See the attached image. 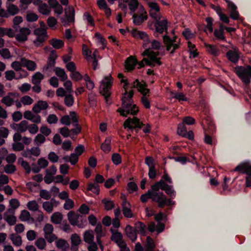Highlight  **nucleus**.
Masks as SVG:
<instances>
[{
  "mask_svg": "<svg viewBox=\"0 0 251 251\" xmlns=\"http://www.w3.org/2000/svg\"><path fill=\"white\" fill-rule=\"evenodd\" d=\"M119 78H121V83H124V88L125 90V93L123 94L122 100V107L119 108L117 112L119 113L120 115L126 117L128 115L133 116L136 115L139 111L138 107L134 103L133 96L134 92L133 90L129 91H127V87L129 85V83L127 79H124V75L123 74H119L118 75Z\"/></svg>",
  "mask_w": 251,
  "mask_h": 251,
  "instance_id": "f257e3e1",
  "label": "nucleus"
},
{
  "mask_svg": "<svg viewBox=\"0 0 251 251\" xmlns=\"http://www.w3.org/2000/svg\"><path fill=\"white\" fill-rule=\"evenodd\" d=\"M165 185V182L162 179H160L155 184L151 186V189L149 190L152 192V195H156L153 196V201L157 203V205L159 208H163L166 205L171 206L175 204V202L168 199L163 192H159L160 189L162 190V188Z\"/></svg>",
  "mask_w": 251,
  "mask_h": 251,
  "instance_id": "f03ea898",
  "label": "nucleus"
},
{
  "mask_svg": "<svg viewBox=\"0 0 251 251\" xmlns=\"http://www.w3.org/2000/svg\"><path fill=\"white\" fill-rule=\"evenodd\" d=\"M147 87L148 84L145 81L140 82L138 79H136L132 83V87L137 88L138 92L143 95L141 98L142 104L146 108L149 109L151 107L150 102L146 96L149 95L150 90Z\"/></svg>",
  "mask_w": 251,
  "mask_h": 251,
  "instance_id": "7ed1b4c3",
  "label": "nucleus"
},
{
  "mask_svg": "<svg viewBox=\"0 0 251 251\" xmlns=\"http://www.w3.org/2000/svg\"><path fill=\"white\" fill-rule=\"evenodd\" d=\"M150 16L154 20V27L155 28L153 35L157 37L158 34H163L164 32L168 33V21L167 19L161 20L160 14L151 13Z\"/></svg>",
  "mask_w": 251,
  "mask_h": 251,
  "instance_id": "20e7f679",
  "label": "nucleus"
},
{
  "mask_svg": "<svg viewBox=\"0 0 251 251\" xmlns=\"http://www.w3.org/2000/svg\"><path fill=\"white\" fill-rule=\"evenodd\" d=\"M235 72L246 87H249L251 82V66H237L235 68Z\"/></svg>",
  "mask_w": 251,
  "mask_h": 251,
  "instance_id": "39448f33",
  "label": "nucleus"
},
{
  "mask_svg": "<svg viewBox=\"0 0 251 251\" xmlns=\"http://www.w3.org/2000/svg\"><path fill=\"white\" fill-rule=\"evenodd\" d=\"M124 128L130 130L131 132H135L136 135L138 133L139 130L141 129L144 125L140 119L136 117L131 118H128L124 123Z\"/></svg>",
  "mask_w": 251,
  "mask_h": 251,
  "instance_id": "423d86ee",
  "label": "nucleus"
},
{
  "mask_svg": "<svg viewBox=\"0 0 251 251\" xmlns=\"http://www.w3.org/2000/svg\"><path fill=\"white\" fill-rule=\"evenodd\" d=\"M113 77L111 75L105 76L104 80H102V87H100V93L104 96L106 102L108 103V99L111 95L110 89L113 83Z\"/></svg>",
  "mask_w": 251,
  "mask_h": 251,
  "instance_id": "0eeeda50",
  "label": "nucleus"
},
{
  "mask_svg": "<svg viewBox=\"0 0 251 251\" xmlns=\"http://www.w3.org/2000/svg\"><path fill=\"white\" fill-rule=\"evenodd\" d=\"M234 171L251 176V165L248 162H242L235 167Z\"/></svg>",
  "mask_w": 251,
  "mask_h": 251,
  "instance_id": "6e6552de",
  "label": "nucleus"
},
{
  "mask_svg": "<svg viewBox=\"0 0 251 251\" xmlns=\"http://www.w3.org/2000/svg\"><path fill=\"white\" fill-rule=\"evenodd\" d=\"M30 33L31 30L28 28L22 27L20 29V33L15 35V38L19 42H25L27 40L28 36Z\"/></svg>",
  "mask_w": 251,
  "mask_h": 251,
  "instance_id": "1a4fd4ad",
  "label": "nucleus"
},
{
  "mask_svg": "<svg viewBox=\"0 0 251 251\" xmlns=\"http://www.w3.org/2000/svg\"><path fill=\"white\" fill-rule=\"evenodd\" d=\"M132 36L136 39H140L143 41H147L151 43L148 34L145 31L138 30L137 29H134L131 31Z\"/></svg>",
  "mask_w": 251,
  "mask_h": 251,
  "instance_id": "9d476101",
  "label": "nucleus"
},
{
  "mask_svg": "<svg viewBox=\"0 0 251 251\" xmlns=\"http://www.w3.org/2000/svg\"><path fill=\"white\" fill-rule=\"evenodd\" d=\"M138 60L132 56H130L125 62V68L128 72L132 71L137 65Z\"/></svg>",
  "mask_w": 251,
  "mask_h": 251,
  "instance_id": "9b49d317",
  "label": "nucleus"
},
{
  "mask_svg": "<svg viewBox=\"0 0 251 251\" xmlns=\"http://www.w3.org/2000/svg\"><path fill=\"white\" fill-rule=\"evenodd\" d=\"M126 236L132 241L134 242L137 239V230L130 225H127L125 228Z\"/></svg>",
  "mask_w": 251,
  "mask_h": 251,
  "instance_id": "f8f14e48",
  "label": "nucleus"
},
{
  "mask_svg": "<svg viewBox=\"0 0 251 251\" xmlns=\"http://www.w3.org/2000/svg\"><path fill=\"white\" fill-rule=\"evenodd\" d=\"M228 8L230 11V17L233 20H237L239 17V14L238 11L237 10V6L232 2L227 1Z\"/></svg>",
  "mask_w": 251,
  "mask_h": 251,
  "instance_id": "ddd939ff",
  "label": "nucleus"
},
{
  "mask_svg": "<svg viewBox=\"0 0 251 251\" xmlns=\"http://www.w3.org/2000/svg\"><path fill=\"white\" fill-rule=\"evenodd\" d=\"M123 208V213L125 217L130 218L133 217V213L130 208H128L127 206L130 205V203L125 199L122 201V203Z\"/></svg>",
  "mask_w": 251,
  "mask_h": 251,
  "instance_id": "4468645a",
  "label": "nucleus"
},
{
  "mask_svg": "<svg viewBox=\"0 0 251 251\" xmlns=\"http://www.w3.org/2000/svg\"><path fill=\"white\" fill-rule=\"evenodd\" d=\"M21 62L23 67H26L30 71H34L36 68V64L33 61L28 60L25 58L21 59Z\"/></svg>",
  "mask_w": 251,
  "mask_h": 251,
  "instance_id": "2eb2a0df",
  "label": "nucleus"
},
{
  "mask_svg": "<svg viewBox=\"0 0 251 251\" xmlns=\"http://www.w3.org/2000/svg\"><path fill=\"white\" fill-rule=\"evenodd\" d=\"M71 240L72 244L71 250L73 251H77V247L81 241L80 237L76 233H74L71 235Z\"/></svg>",
  "mask_w": 251,
  "mask_h": 251,
  "instance_id": "dca6fc26",
  "label": "nucleus"
},
{
  "mask_svg": "<svg viewBox=\"0 0 251 251\" xmlns=\"http://www.w3.org/2000/svg\"><path fill=\"white\" fill-rule=\"evenodd\" d=\"M6 9L8 18L10 16L16 15L20 12V9L18 8V7L13 3H7Z\"/></svg>",
  "mask_w": 251,
  "mask_h": 251,
  "instance_id": "f3484780",
  "label": "nucleus"
},
{
  "mask_svg": "<svg viewBox=\"0 0 251 251\" xmlns=\"http://www.w3.org/2000/svg\"><path fill=\"white\" fill-rule=\"evenodd\" d=\"M79 215L75 214L74 211H71L68 213V218L70 223L73 226H76L79 222Z\"/></svg>",
  "mask_w": 251,
  "mask_h": 251,
  "instance_id": "a211bd4d",
  "label": "nucleus"
},
{
  "mask_svg": "<svg viewBox=\"0 0 251 251\" xmlns=\"http://www.w3.org/2000/svg\"><path fill=\"white\" fill-rule=\"evenodd\" d=\"M162 190H164L167 195L169 196L171 201V199H174L176 197V192L173 188V186L169 185L165 182V185L162 188Z\"/></svg>",
  "mask_w": 251,
  "mask_h": 251,
  "instance_id": "6ab92c4d",
  "label": "nucleus"
},
{
  "mask_svg": "<svg viewBox=\"0 0 251 251\" xmlns=\"http://www.w3.org/2000/svg\"><path fill=\"white\" fill-rule=\"evenodd\" d=\"M133 22L137 25H141L145 21L148 19L147 15L144 16L143 15H138L137 14H134L132 16Z\"/></svg>",
  "mask_w": 251,
  "mask_h": 251,
  "instance_id": "aec40b11",
  "label": "nucleus"
},
{
  "mask_svg": "<svg viewBox=\"0 0 251 251\" xmlns=\"http://www.w3.org/2000/svg\"><path fill=\"white\" fill-rule=\"evenodd\" d=\"M226 57L227 59L232 63L236 64L238 63L239 56L238 53L234 51L229 50L226 52Z\"/></svg>",
  "mask_w": 251,
  "mask_h": 251,
  "instance_id": "412c9836",
  "label": "nucleus"
},
{
  "mask_svg": "<svg viewBox=\"0 0 251 251\" xmlns=\"http://www.w3.org/2000/svg\"><path fill=\"white\" fill-rule=\"evenodd\" d=\"M212 8H213L216 11L217 14L220 17V20L226 24H228L229 23V18L222 12L221 8L219 6L216 7L215 8H214L213 6Z\"/></svg>",
  "mask_w": 251,
  "mask_h": 251,
  "instance_id": "4be33fe9",
  "label": "nucleus"
},
{
  "mask_svg": "<svg viewBox=\"0 0 251 251\" xmlns=\"http://www.w3.org/2000/svg\"><path fill=\"white\" fill-rule=\"evenodd\" d=\"M94 234L93 231L88 230L85 231L83 234V240L87 243H91L94 241Z\"/></svg>",
  "mask_w": 251,
  "mask_h": 251,
  "instance_id": "5701e85b",
  "label": "nucleus"
},
{
  "mask_svg": "<svg viewBox=\"0 0 251 251\" xmlns=\"http://www.w3.org/2000/svg\"><path fill=\"white\" fill-rule=\"evenodd\" d=\"M66 18L69 23H73L75 22V9L73 7H69L68 10L65 12Z\"/></svg>",
  "mask_w": 251,
  "mask_h": 251,
  "instance_id": "b1692460",
  "label": "nucleus"
},
{
  "mask_svg": "<svg viewBox=\"0 0 251 251\" xmlns=\"http://www.w3.org/2000/svg\"><path fill=\"white\" fill-rule=\"evenodd\" d=\"M38 11L44 15H49L51 12V9L46 3L43 2L38 7Z\"/></svg>",
  "mask_w": 251,
  "mask_h": 251,
  "instance_id": "393cba45",
  "label": "nucleus"
},
{
  "mask_svg": "<svg viewBox=\"0 0 251 251\" xmlns=\"http://www.w3.org/2000/svg\"><path fill=\"white\" fill-rule=\"evenodd\" d=\"M54 72L55 74L60 77L61 81H65L68 78V76L64 69L59 67H56Z\"/></svg>",
  "mask_w": 251,
  "mask_h": 251,
  "instance_id": "a878e982",
  "label": "nucleus"
},
{
  "mask_svg": "<svg viewBox=\"0 0 251 251\" xmlns=\"http://www.w3.org/2000/svg\"><path fill=\"white\" fill-rule=\"evenodd\" d=\"M155 244L153 240L150 237L148 236L146 239V243L145 246V251H154Z\"/></svg>",
  "mask_w": 251,
  "mask_h": 251,
  "instance_id": "bb28decb",
  "label": "nucleus"
},
{
  "mask_svg": "<svg viewBox=\"0 0 251 251\" xmlns=\"http://www.w3.org/2000/svg\"><path fill=\"white\" fill-rule=\"evenodd\" d=\"M148 6L150 8L149 10L150 15L151 13L157 14V13L159 12L160 11V8L159 4L155 1L149 3Z\"/></svg>",
  "mask_w": 251,
  "mask_h": 251,
  "instance_id": "cd10ccee",
  "label": "nucleus"
},
{
  "mask_svg": "<svg viewBox=\"0 0 251 251\" xmlns=\"http://www.w3.org/2000/svg\"><path fill=\"white\" fill-rule=\"evenodd\" d=\"M49 43L55 49H59L63 47L64 42L60 39L53 38L49 41Z\"/></svg>",
  "mask_w": 251,
  "mask_h": 251,
  "instance_id": "c85d7f7f",
  "label": "nucleus"
},
{
  "mask_svg": "<svg viewBox=\"0 0 251 251\" xmlns=\"http://www.w3.org/2000/svg\"><path fill=\"white\" fill-rule=\"evenodd\" d=\"M205 46L207 51L211 54L214 56H218L219 53V50L215 45H212L208 44H205Z\"/></svg>",
  "mask_w": 251,
  "mask_h": 251,
  "instance_id": "c756f323",
  "label": "nucleus"
},
{
  "mask_svg": "<svg viewBox=\"0 0 251 251\" xmlns=\"http://www.w3.org/2000/svg\"><path fill=\"white\" fill-rule=\"evenodd\" d=\"M43 78L44 75L40 72H38L32 76L31 82L34 85L40 84Z\"/></svg>",
  "mask_w": 251,
  "mask_h": 251,
  "instance_id": "7c9ffc66",
  "label": "nucleus"
},
{
  "mask_svg": "<svg viewBox=\"0 0 251 251\" xmlns=\"http://www.w3.org/2000/svg\"><path fill=\"white\" fill-rule=\"evenodd\" d=\"M56 246L62 250H66L69 248V244L66 240L63 239H59L55 242Z\"/></svg>",
  "mask_w": 251,
  "mask_h": 251,
  "instance_id": "2f4dec72",
  "label": "nucleus"
},
{
  "mask_svg": "<svg viewBox=\"0 0 251 251\" xmlns=\"http://www.w3.org/2000/svg\"><path fill=\"white\" fill-rule=\"evenodd\" d=\"M3 218L10 226L15 225L17 222L16 217L15 216L8 215L7 212L4 213Z\"/></svg>",
  "mask_w": 251,
  "mask_h": 251,
  "instance_id": "473e14b6",
  "label": "nucleus"
},
{
  "mask_svg": "<svg viewBox=\"0 0 251 251\" xmlns=\"http://www.w3.org/2000/svg\"><path fill=\"white\" fill-rule=\"evenodd\" d=\"M9 238L15 246L19 247L22 245V238L20 235L16 236L15 234L12 233L10 235Z\"/></svg>",
  "mask_w": 251,
  "mask_h": 251,
  "instance_id": "72a5a7b5",
  "label": "nucleus"
},
{
  "mask_svg": "<svg viewBox=\"0 0 251 251\" xmlns=\"http://www.w3.org/2000/svg\"><path fill=\"white\" fill-rule=\"evenodd\" d=\"M62 220V215L58 212L54 213L51 216V221L55 224L61 223Z\"/></svg>",
  "mask_w": 251,
  "mask_h": 251,
  "instance_id": "f704fd0d",
  "label": "nucleus"
},
{
  "mask_svg": "<svg viewBox=\"0 0 251 251\" xmlns=\"http://www.w3.org/2000/svg\"><path fill=\"white\" fill-rule=\"evenodd\" d=\"M111 239L112 241L115 242L117 244H119L122 241H124L123 240L122 234L118 231H116L112 233Z\"/></svg>",
  "mask_w": 251,
  "mask_h": 251,
  "instance_id": "c9c22d12",
  "label": "nucleus"
},
{
  "mask_svg": "<svg viewBox=\"0 0 251 251\" xmlns=\"http://www.w3.org/2000/svg\"><path fill=\"white\" fill-rule=\"evenodd\" d=\"M87 190L98 195L100 191V186L97 183H89L88 184Z\"/></svg>",
  "mask_w": 251,
  "mask_h": 251,
  "instance_id": "e433bc0d",
  "label": "nucleus"
},
{
  "mask_svg": "<svg viewBox=\"0 0 251 251\" xmlns=\"http://www.w3.org/2000/svg\"><path fill=\"white\" fill-rule=\"evenodd\" d=\"M101 202L104 204L105 209L107 211L111 210L115 207L114 202L106 198L102 200Z\"/></svg>",
  "mask_w": 251,
  "mask_h": 251,
  "instance_id": "4c0bfd02",
  "label": "nucleus"
},
{
  "mask_svg": "<svg viewBox=\"0 0 251 251\" xmlns=\"http://www.w3.org/2000/svg\"><path fill=\"white\" fill-rule=\"evenodd\" d=\"M152 194V193L151 191H148L147 192H146L145 194H142L140 197L141 201L143 203H146L147 201L149 199H151L152 201H153V196H156V195H151Z\"/></svg>",
  "mask_w": 251,
  "mask_h": 251,
  "instance_id": "58836bf2",
  "label": "nucleus"
},
{
  "mask_svg": "<svg viewBox=\"0 0 251 251\" xmlns=\"http://www.w3.org/2000/svg\"><path fill=\"white\" fill-rule=\"evenodd\" d=\"M47 35H38L33 41L35 46L38 47L42 46V44L45 41Z\"/></svg>",
  "mask_w": 251,
  "mask_h": 251,
  "instance_id": "ea45409f",
  "label": "nucleus"
},
{
  "mask_svg": "<svg viewBox=\"0 0 251 251\" xmlns=\"http://www.w3.org/2000/svg\"><path fill=\"white\" fill-rule=\"evenodd\" d=\"M137 228L138 229L139 232L142 235H146L147 234L146 226L143 223L138 222L136 224Z\"/></svg>",
  "mask_w": 251,
  "mask_h": 251,
  "instance_id": "a19ab883",
  "label": "nucleus"
},
{
  "mask_svg": "<svg viewBox=\"0 0 251 251\" xmlns=\"http://www.w3.org/2000/svg\"><path fill=\"white\" fill-rule=\"evenodd\" d=\"M5 78L7 80L11 81L13 79L15 78L16 79H18L19 78H22V75H20L19 77H15V73L12 70L7 71L5 72Z\"/></svg>",
  "mask_w": 251,
  "mask_h": 251,
  "instance_id": "79ce46f5",
  "label": "nucleus"
},
{
  "mask_svg": "<svg viewBox=\"0 0 251 251\" xmlns=\"http://www.w3.org/2000/svg\"><path fill=\"white\" fill-rule=\"evenodd\" d=\"M74 102V98L72 95L68 94L65 96L64 103L68 107L72 106Z\"/></svg>",
  "mask_w": 251,
  "mask_h": 251,
  "instance_id": "37998d69",
  "label": "nucleus"
},
{
  "mask_svg": "<svg viewBox=\"0 0 251 251\" xmlns=\"http://www.w3.org/2000/svg\"><path fill=\"white\" fill-rule=\"evenodd\" d=\"M28 122L25 120H23L19 124V128H18V132H24L25 131L28 127Z\"/></svg>",
  "mask_w": 251,
  "mask_h": 251,
  "instance_id": "c03bdc74",
  "label": "nucleus"
},
{
  "mask_svg": "<svg viewBox=\"0 0 251 251\" xmlns=\"http://www.w3.org/2000/svg\"><path fill=\"white\" fill-rule=\"evenodd\" d=\"M27 207L29 210L36 211L38 210L39 205L35 201H31L27 203Z\"/></svg>",
  "mask_w": 251,
  "mask_h": 251,
  "instance_id": "a18cd8bd",
  "label": "nucleus"
},
{
  "mask_svg": "<svg viewBox=\"0 0 251 251\" xmlns=\"http://www.w3.org/2000/svg\"><path fill=\"white\" fill-rule=\"evenodd\" d=\"M129 9L133 12H135L138 7L139 2L138 0H130L128 2Z\"/></svg>",
  "mask_w": 251,
  "mask_h": 251,
  "instance_id": "49530a36",
  "label": "nucleus"
},
{
  "mask_svg": "<svg viewBox=\"0 0 251 251\" xmlns=\"http://www.w3.org/2000/svg\"><path fill=\"white\" fill-rule=\"evenodd\" d=\"M35 245L40 250H43L46 246L45 240L43 238H38L35 243Z\"/></svg>",
  "mask_w": 251,
  "mask_h": 251,
  "instance_id": "de8ad7c7",
  "label": "nucleus"
},
{
  "mask_svg": "<svg viewBox=\"0 0 251 251\" xmlns=\"http://www.w3.org/2000/svg\"><path fill=\"white\" fill-rule=\"evenodd\" d=\"M113 163L116 165H118L122 162V158L119 153H114L111 157Z\"/></svg>",
  "mask_w": 251,
  "mask_h": 251,
  "instance_id": "09e8293b",
  "label": "nucleus"
},
{
  "mask_svg": "<svg viewBox=\"0 0 251 251\" xmlns=\"http://www.w3.org/2000/svg\"><path fill=\"white\" fill-rule=\"evenodd\" d=\"M26 19L28 22H34L38 20V16L34 13L29 12L26 14Z\"/></svg>",
  "mask_w": 251,
  "mask_h": 251,
  "instance_id": "8fccbe9b",
  "label": "nucleus"
},
{
  "mask_svg": "<svg viewBox=\"0 0 251 251\" xmlns=\"http://www.w3.org/2000/svg\"><path fill=\"white\" fill-rule=\"evenodd\" d=\"M186 131L187 129L186 127L184 125V124L183 123L179 124L178 125L177 131L178 134L180 136H183V135L186 132Z\"/></svg>",
  "mask_w": 251,
  "mask_h": 251,
  "instance_id": "3c124183",
  "label": "nucleus"
},
{
  "mask_svg": "<svg viewBox=\"0 0 251 251\" xmlns=\"http://www.w3.org/2000/svg\"><path fill=\"white\" fill-rule=\"evenodd\" d=\"M16 171V166L13 164L6 165L4 167V172L8 174L14 173Z\"/></svg>",
  "mask_w": 251,
  "mask_h": 251,
  "instance_id": "603ef678",
  "label": "nucleus"
},
{
  "mask_svg": "<svg viewBox=\"0 0 251 251\" xmlns=\"http://www.w3.org/2000/svg\"><path fill=\"white\" fill-rule=\"evenodd\" d=\"M30 217V215L29 212L26 210H23L21 212L19 218L22 221H25L28 220Z\"/></svg>",
  "mask_w": 251,
  "mask_h": 251,
  "instance_id": "864d4df0",
  "label": "nucleus"
},
{
  "mask_svg": "<svg viewBox=\"0 0 251 251\" xmlns=\"http://www.w3.org/2000/svg\"><path fill=\"white\" fill-rule=\"evenodd\" d=\"M128 191L129 193H132L138 190L137 185L133 181L129 182L127 183Z\"/></svg>",
  "mask_w": 251,
  "mask_h": 251,
  "instance_id": "5fc2aeb1",
  "label": "nucleus"
},
{
  "mask_svg": "<svg viewBox=\"0 0 251 251\" xmlns=\"http://www.w3.org/2000/svg\"><path fill=\"white\" fill-rule=\"evenodd\" d=\"M88 102L91 107L96 106L97 100L94 94L91 93L88 94Z\"/></svg>",
  "mask_w": 251,
  "mask_h": 251,
  "instance_id": "6e6d98bb",
  "label": "nucleus"
},
{
  "mask_svg": "<svg viewBox=\"0 0 251 251\" xmlns=\"http://www.w3.org/2000/svg\"><path fill=\"white\" fill-rule=\"evenodd\" d=\"M27 151L28 153L35 156H38L40 154V150L39 148L37 147H32L31 149H27Z\"/></svg>",
  "mask_w": 251,
  "mask_h": 251,
  "instance_id": "4d7b16f0",
  "label": "nucleus"
},
{
  "mask_svg": "<svg viewBox=\"0 0 251 251\" xmlns=\"http://www.w3.org/2000/svg\"><path fill=\"white\" fill-rule=\"evenodd\" d=\"M79 217L80 218L76 226L79 228H84L87 224V220L85 217H83V216L81 215H79Z\"/></svg>",
  "mask_w": 251,
  "mask_h": 251,
  "instance_id": "13d9d810",
  "label": "nucleus"
},
{
  "mask_svg": "<svg viewBox=\"0 0 251 251\" xmlns=\"http://www.w3.org/2000/svg\"><path fill=\"white\" fill-rule=\"evenodd\" d=\"M46 140V138L44 137V135H43L41 134H38L35 137L34 139V142L36 143V144L39 146L41 144H43L45 142Z\"/></svg>",
  "mask_w": 251,
  "mask_h": 251,
  "instance_id": "bf43d9fd",
  "label": "nucleus"
},
{
  "mask_svg": "<svg viewBox=\"0 0 251 251\" xmlns=\"http://www.w3.org/2000/svg\"><path fill=\"white\" fill-rule=\"evenodd\" d=\"M48 159L52 163H56L59 157L54 152L50 151L48 154Z\"/></svg>",
  "mask_w": 251,
  "mask_h": 251,
  "instance_id": "052dcab7",
  "label": "nucleus"
},
{
  "mask_svg": "<svg viewBox=\"0 0 251 251\" xmlns=\"http://www.w3.org/2000/svg\"><path fill=\"white\" fill-rule=\"evenodd\" d=\"M12 148L14 151H21L24 150L25 146L22 143L18 142L12 144Z\"/></svg>",
  "mask_w": 251,
  "mask_h": 251,
  "instance_id": "680f3d73",
  "label": "nucleus"
},
{
  "mask_svg": "<svg viewBox=\"0 0 251 251\" xmlns=\"http://www.w3.org/2000/svg\"><path fill=\"white\" fill-rule=\"evenodd\" d=\"M71 77L75 81L80 80L83 78L82 75L76 71L71 73Z\"/></svg>",
  "mask_w": 251,
  "mask_h": 251,
  "instance_id": "e2e57ef3",
  "label": "nucleus"
},
{
  "mask_svg": "<svg viewBox=\"0 0 251 251\" xmlns=\"http://www.w3.org/2000/svg\"><path fill=\"white\" fill-rule=\"evenodd\" d=\"M44 237L45 239L48 241V242L50 243H52L55 240L57 239V237L56 235L51 233H45L44 234Z\"/></svg>",
  "mask_w": 251,
  "mask_h": 251,
  "instance_id": "0e129e2a",
  "label": "nucleus"
},
{
  "mask_svg": "<svg viewBox=\"0 0 251 251\" xmlns=\"http://www.w3.org/2000/svg\"><path fill=\"white\" fill-rule=\"evenodd\" d=\"M40 196L45 200H49L51 198V194L47 190L42 189L40 191Z\"/></svg>",
  "mask_w": 251,
  "mask_h": 251,
  "instance_id": "69168bd1",
  "label": "nucleus"
},
{
  "mask_svg": "<svg viewBox=\"0 0 251 251\" xmlns=\"http://www.w3.org/2000/svg\"><path fill=\"white\" fill-rule=\"evenodd\" d=\"M214 35L216 37L217 39L222 40V41H225L226 40V37L224 35V33H223L222 32H220L219 30L218 29H215L214 31Z\"/></svg>",
  "mask_w": 251,
  "mask_h": 251,
  "instance_id": "338daca9",
  "label": "nucleus"
},
{
  "mask_svg": "<svg viewBox=\"0 0 251 251\" xmlns=\"http://www.w3.org/2000/svg\"><path fill=\"white\" fill-rule=\"evenodd\" d=\"M83 17L91 26H94L95 25L94 20L92 15H90L88 12H85Z\"/></svg>",
  "mask_w": 251,
  "mask_h": 251,
  "instance_id": "774afa93",
  "label": "nucleus"
}]
</instances>
